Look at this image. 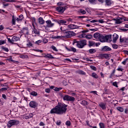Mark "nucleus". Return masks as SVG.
I'll return each instance as SVG.
<instances>
[{"mask_svg":"<svg viewBox=\"0 0 128 128\" xmlns=\"http://www.w3.org/2000/svg\"><path fill=\"white\" fill-rule=\"evenodd\" d=\"M66 126H70V120L66 121Z\"/></svg>","mask_w":128,"mask_h":128,"instance_id":"obj_51","label":"nucleus"},{"mask_svg":"<svg viewBox=\"0 0 128 128\" xmlns=\"http://www.w3.org/2000/svg\"><path fill=\"white\" fill-rule=\"evenodd\" d=\"M122 20H124L123 18L118 17L117 18L113 19V20H114L116 24H122Z\"/></svg>","mask_w":128,"mask_h":128,"instance_id":"obj_11","label":"nucleus"},{"mask_svg":"<svg viewBox=\"0 0 128 128\" xmlns=\"http://www.w3.org/2000/svg\"><path fill=\"white\" fill-rule=\"evenodd\" d=\"M58 24H66V20H60L58 22Z\"/></svg>","mask_w":128,"mask_h":128,"instance_id":"obj_38","label":"nucleus"},{"mask_svg":"<svg viewBox=\"0 0 128 128\" xmlns=\"http://www.w3.org/2000/svg\"><path fill=\"white\" fill-rule=\"evenodd\" d=\"M82 104H83V106H88V102H86V100H82L81 102Z\"/></svg>","mask_w":128,"mask_h":128,"instance_id":"obj_32","label":"nucleus"},{"mask_svg":"<svg viewBox=\"0 0 128 128\" xmlns=\"http://www.w3.org/2000/svg\"><path fill=\"white\" fill-rule=\"evenodd\" d=\"M6 42V40H0V46L4 44Z\"/></svg>","mask_w":128,"mask_h":128,"instance_id":"obj_36","label":"nucleus"},{"mask_svg":"<svg viewBox=\"0 0 128 128\" xmlns=\"http://www.w3.org/2000/svg\"><path fill=\"white\" fill-rule=\"evenodd\" d=\"M124 42L125 44H128V38H125V40Z\"/></svg>","mask_w":128,"mask_h":128,"instance_id":"obj_63","label":"nucleus"},{"mask_svg":"<svg viewBox=\"0 0 128 128\" xmlns=\"http://www.w3.org/2000/svg\"><path fill=\"white\" fill-rule=\"evenodd\" d=\"M112 85H113L114 86H116V88H118V83H116V82H114L112 83Z\"/></svg>","mask_w":128,"mask_h":128,"instance_id":"obj_60","label":"nucleus"},{"mask_svg":"<svg viewBox=\"0 0 128 128\" xmlns=\"http://www.w3.org/2000/svg\"><path fill=\"white\" fill-rule=\"evenodd\" d=\"M20 58H28V56L26 55H21L20 56Z\"/></svg>","mask_w":128,"mask_h":128,"instance_id":"obj_53","label":"nucleus"},{"mask_svg":"<svg viewBox=\"0 0 128 128\" xmlns=\"http://www.w3.org/2000/svg\"><path fill=\"white\" fill-rule=\"evenodd\" d=\"M45 92H47L48 94H50V88H46L45 90Z\"/></svg>","mask_w":128,"mask_h":128,"instance_id":"obj_58","label":"nucleus"},{"mask_svg":"<svg viewBox=\"0 0 128 128\" xmlns=\"http://www.w3.org/2000/svg\"><path fill=\"white\" fill-rule=\"evenodd\" d=\"M128 58H126L122 62V64L126 65V62L128 61Z\"/></svg>","mask_w":128,"mask_h":128,"instance_id":"obj_55","label":"nucleus"},{"mask_svg":"<svg viewBox=\"0 0 128 128\" xmlns=\"http://www.w3.org/2000/svg\"><path fill=\"white\" fill-rule=\"evenodd\" d=\"M20 39L19 38V37H18L16 36H14L12 38V40L14 42H18V40H20Z\"/></svg>","mask_w":128,"mask_h":128,"instance_id":"obj_18","label":"nucleus"},{"mask_svg":"<svg viewBox=\"0 0 128 128\" xmlns=\"http://www.w3.org/2000/svg\"><path fill=\"white\" fill-rule=\"evenodd\" d=\"M47 28H52L54 26V23L52 22L50 20H48L46 21Z\"/></svg>","mask_w":128,"mask_h":128,"instance_id":"obj_12","label":"nucleus"},{"mask_svg":"<svg viewBox=\"0 0 128 128\" xmlns=\"http://www.w3.org/2000/svg\"><path fill=\"white\" fill-rule=\"evenodd\" d=\"M110 58L108 54H104V58L108 59Z\"/></svg>","mask_w":128,"mask_h":128,"instance_id":"obj_41","label":"nucleus"},{"mask_svg":"<svg viewBox=\"0 0 128 128\" xmlns=\"http://www.w3.org/2000/svg\"><path fill=\"white\" fill-rule=\"evenodd\" d=\"M68 8L66 6H58L56 8V10L59 14H64V12Z\"/></svg>","mask_w":128,"mask_h":128,"instance_id":"obj_7","label":"nucleus"},{"mask_svg":"<svg viewBox=\"0 0 128 128\" xmlns=\"http://www.w3.org/2000/svg\"><path fill=\"white\" fill-rule=\"evenodd\" d=\"M97 21L98 22H100V24H104V21L103 20H100Z\"/></svg>","mask_w":128,"mask_h":128,"instance_id":"obj_62","label":"nucleus"},{"mask_svg":"<svg viewBox=\"0 0 128 128\" xmlns=\"http://www.w3.org/2000/svg\"><path fill=\"white\" fill-rule=\"evenodd\" d=\"M26 46H28V48H30V46H32V44L30 42H29L26 44Z\"/></svg>","mask_w":128,"mask_h":128,"instance_id":"obj_54","label":"nucleus"},{"mask_svg":"<svg viewBox=\"0 0 128 128\" xmlns=\"http://www.w3.org/2000/svg\"><path fill=\"white\" fill-rule=\"evenodd\" d=\"M12 24H14V26L16 24V18H14V16H13L12 18Z\"/></svg>","mask_w":128,"mask_h":128,"instance_id":"obj_33","label":"nucleus"},{"mask_svg":"<svg viewBox=\"0 0 128 128\" xmlns=\"http://www.w3.org/2000/svg\"><path fill=\"white\" fill-rule=\"evenodd\" d=\"M6 90H8V88H0V92H4Z\"/></svg>","mask_w":128,"mask_h":128,"instance_id":"obj_47","label":"nucleus"},{"mask_svg":"<svg viewBox=\"0 0 128 128\" xmlns=\"http://www.w3.org/2000/svg\"><path fill=\"white\" fill-rule=\"evenodd\" d=\"M76 73L78 74H83V75L86 74V72L82 71V70H78L76 72Z\"/></svg>","mask_w":128,"mask_h":128,"instance_id":"obj_25","label":"nucleus"},{"mask_svg":"<svg viewBox=\"0 0 128 128\" xmlns=\"http://www.w3.org/2000/svg\"><path fill=\"white\" fill-rule=\"evenodd\" d=\"M87 42L86 40H81L78 42L76 44V46L78 48H84L86 46L87 44Z\"/></svg>","mask_w":128,"mask_h":128,"instance_id":"obj_4","label":"nucleus"},{"mask_svg":"<svg viewBox=\"0 0 128 128\" xmlns=\"http://www.w3.org/2000/svg\"><path fill=\"white\" fill-rule=\"evenodd\" d=\"M21 32L22 34H28V28H24L22 30H21Z\"/></svg>","mask_w":128,"mask_h":128,"instance_id":"obj_13","label":"nucleus"},{"mask_svg":"<svg viewBox=\"0 0 128 128\" xmlns=\"http://www.w3.org/2000/svg\"><path fill=\"white\" fill-rule=\"evenodd\" d=\"M68 28H69L70 30H76L78 28H80V26H77L74 24H70L68 26Z\"/></svg>","mask_w":128,"mask_h":128,"instance_id":"obj_10","label":"nucleus"},{"mask_svg":"<svg viewBox=\"0 0 128 128\" xmlns=\"http://www.w3.org/2000/svg\"><path fill=\"white\" fill-rule=\"evenodd\" d=\"M2 50H5V52H8V48H6L4 46H2Z\"/></svg>","mask_w":128,"mask_h":128,"instance_id":"obj_46","label":"nucleus"},{"mask_svg":"<svg viewBox=\"0 0 128 128\" xmlns=\"http://www.w3.org/2000/svg\"><path fill=\"white\" fill-rule=\"evenodd\" d=\"M99 126L100 128H104V123H100Z\"/></svg>","mask_w":128,"mask_h":128,"instance_id":"obj_44","label":"nucleus"},{"mask_svg":"<svg viewBox=\"0 0 128 128\" xmlns=\"http://www.w3.org/2000/svg\"><path fill=\"white\" fill-rule=\"evenodd\" d=\"M86 21L87 22H92L93 24H94V22H98V20H92L90 19H87Z\"/></svg>","mask_w":128,"mask_h":128,"instance_id":"obj_29","label":"nucleus"},{"mask_svg":"<svg viewBox=\"0 0 128 128\" xmlns=\"http://www.w3.org/2000/svg\"><path fill=\"white\" fill-rule=\"evenodd\" d=\"M42 42H44V44H48V40L46 38H44L43 39Z\"/></svg>","mask_w":128,"mask_h":128,"instance_id":"obj_48","label":"nucleus"},{"mask_svg":"<svg viewBox=\"0 0 128 128\" xmlns=\"http://www.w3.org/2000/svg\"><path fill=\"white\" fill-rule=\"evenodd\" d=\"M38 22L40 24H44V18L40 17L38 18Z\"/></svg>","mask_w":128,"mask_h":128,"instance_id":"obj_21","label":"nucleus"},{"mask_svg":"<svg viewBox=\"0 0 128 128\" xmlns=\"http://www.w3.org/2000/svg\"><path fill=\"white\" fill-rule=\"evenodd\" d=\"M68 105L64 103L58 102L54 108L50 111V114H64L66 112Z\"/></svg>","mask_w":128,"mask_h":128,"instance_id":"obj_1","label":"nucleus"},{"mask_svg":"<svg viewBox=\"0 0 128 128\" xmlns=\"http://www.w3.org/2000/svg\"><path fill=\"white\" fill-rule=\"evenodd\" d=\"M78 12L79 14H86V12L82 9L80 10Z\"/></svg>","mask_w":128,"mask_h":128,"instance_id":"obj_26","label":"nucleus"},{"mask_svg":"<svg viewBox=\"0 0 128 128\" xmlns=\"http://www.w3.org/2000/svg\"><path fill=\"white\" fill-rule=\"evenodd\" d=\"M98 58H104V54H100L98 56Z\"/></svg>","mask_w":128,"mask_h":128,"instance_id":"obj_52","label":"nucleus"},{"mask_svg":"<svg viewBox=\"0 0 128 128\" xmlns=\"http://www.w3.org/2000/svg\"><path fill=\"white\" fill-rule=\"evenodd\" d=\"M92 35L90 34L88 35H86V38H88V40H90V38H92Z\"/></svg>","mask_w":128,"mask_h":128,"instance_id":"obj_37","label":"nucleus"},{"mask_svg":"<svg viewBox=\"0 0 128 128\" xmlns=\"http://www.w3.org/2000/svg\"><path fill=\"white\" fill-rule=\"evenodd\" d=\"M92 78H98V74L94 72L92 73Z\"/></svg>","mask_w":128,"mask_h":128,"instance_id":"obj_31","label":"nucleus"},{"mask_svg":"<svg viewBox=\"0 0 128 128\" xmlns=\"http://www.w3.org/2000/svg\"><path fill=\"white\" fill-rule=\"evenodd\" d=\"M52 48L53 50H54V52H58V49L56 48V46H52Z\"/></svg>","mask_w":128,"mask_h":128,"instance_id":"obj_39","label":"nucleus"},{"mask_svg":"<svg viewBox=\"0 0 128 128\" xmlns=\"http://www.w3.org/2000/svg\"><path fill=\"white\" fill-rule=\"evenodd\" d=\"M90 54H94V52H96V49H90L88 50Z\"/></svg>","mask_w":128,"mask_h":128,"instance_id":"obj_27","label":"nucleus"},{"mask_svg":"<svg viewBox=\"0 0 128 128\" xmlns=\"http://www.w3.org/2000/svg\"><path fill=\"white\" fill-rule=\"evenodd\" d=\"M106 104L104 103V102H100L99 104V106L102 108V110H106Z\"/></svg>","mask_w":128,"mask_h":128,"instance_id":"obj_17","label":"nucleus"},{"mask_svg":"<svg viewBox=\"0 0 128 128\" xmlns=\"http://www.w3.org/2000/svg\"><path fill=\"white\" fill-rule=\"evenodd\" d=\"M62 88H56L54 89V90H55V92H59L60 90H62Z\"/></svg>","mask_w":128,"mask_h":128,"instance_id":"obj_49","label":"nucleus"},{"mask_svg":"<svg viewBox=\"0 0 128 128\" xmlns=\"http://www.w3.org/2000/svg\"><path fill=\"white\" fill-rule=\"evenodd\" d=\"M32 32H34L35 34H38L40 35V31H38L36 28H34L32 30Z\"/></svg>","mask_w":128,"mask_h":128,"instance_id":"obj_30","label":"nucleus"},{"mask_svg":"<svg viewBox=\"0 0 128 128\" xmlns=\"http://www.w3.org/2000/svg\"><path fill=\"white\" fill-rule=\"evenodd\" d=\"M117 110H118L119 112H124V108L122 107H118L116 108Z\"/></svg>","mask_w":128,"mask_h":128,"instance_id":"obj_35","label":"nucleus"},{"mask_svg":"<svg viewBox=\"0 0 128 128\" xmlns=\"http://www.w3.org/2000/svg\"><path fill=\"white\" fill-rule=\"evenodd\" d=\"M80 38H86V34L83 33L82 34H81V35L80 36Z\"/></svg>","mask_w":128,"mask_h":128,"instance_id":"obj_34","label":"nucleus"},{"mask_svg":"<svg viewBox=\"0 0 128 128\" xmlns=\"http://www.w3.org/2000/svg\"><path fill=\"white\" fill-rule=\"evenodd\" d=\"M112 46L113 48L116 50V48H118V45H116V44H113L112 45Z\"/></svg>","mask_w":128,"mask_h":128,"instance_id":"obj_45","label":"nucleus"},{"mask_svg":"<svg viewBox=\"0 0 128 128\" xmlns=\"http://www.w3.org/2000/svg\"><path fill=\"white\" fill-rule=\"evenodd\" d=\"M22 20H24V15L22 14L19 16L18 18H16L18 22H22Z\"/></svg>","mask_w":128,"mask_h":128,"instance_id":"obj_20","label":"nucleus"},{"mask_svg":"<svg viewBox=\"0 0 128 128\" xmlns=\"http://www.w3.org/2000/svg\"><path fill=\"white\" fill-rule=\"evenodd\" d=\"M39 126H45V124H44V122H41L39 124Z\"/></svg>","mask_w":128,"mask_h":128,"instance_id":"obj_59","label":"nucleus"},{"mask_svg":"<svg viewBox=\"0 0 128 128\" xmlns=\"http://www.w3.org/2000/svg\"><path fill=\"white\" fill-rule=\"evenodd\" d=\"M30 94L31 96H38V92H34V91H32L30 93Z\"/></svg>","mask_w":128,"mask_h":128,"instance_id":"obj_28","label":"nucleus"},{"mask_svg":"<svg viewBox=\"0 0 128 128\" xmlns=\"http://www.w3.org/2000/svg\"><path fill=\"white\" fill-rule=\"evenodd\" d=\"M20 124V121L16 120H10L7 124L8 128H12L14 126H18Z\"/></svg>","mask_w":128,"mask_h":128,"instance_id":"obj_3","label":"nucleus"},{"mask_svg":"<svg viewBox=\"0 0 128 128\" xmlns=\"http://www.w3.org/2000/svg\"><path fill=\"white\" fill-rule=\"evenodd\" d=\"M64 100H66L67 102H74L76 100V98L74 96H70L67 94H65L62 98Z\"/></svg>","mask_w":128,"mask_h":128,"instance_id":"obj_5","label":"nucleus"},{"mask_svg":"<svg viewBox=\"0 0 128 128\" xmlns=\"http://www.w3.org/2000/svg\"><path fill=\"white\" fill-rule=\"evenodd\" d=\"M2 98H3L4 100H6V96L5 94H2Z\"/></svg>","mask_w":128,"mask_h":128,"instance_id":"obj_64","label":"nucleus"},{"mask_svg":"<svg viewBox=\"0 0 128 128\" xmlns=\"http://www.w3.org/2000/svg\"><path fill=\"white\" fill-rule=\"evenodd\" d=\"M105 2L106 6H111L112 4V0H106Z\"/></svg>","mask_w":128,"mask_h":128,"instance_id":"obj_22","label":"nucleus"},{"mask_svg":"<svg viewBox=\"0 0 128 128\" xmlns=\"http://www.w3.org/2000/svg\"><path fill=\"white\" fill-rule=\"evenodd\" d=\"M64 38H70L74 36H76V33L74 31H65L64 32Z\"/></svg>","mask_w":128,"mask_h":128,"instance_id":"obj_6","label":"nucleus"},{"mask_svg":"<svg viewBox=\"0 0 128 128\" xmlns=\"http://www.w3.org/2000/svg\"><path fill=\"white\" fill-rule=\"evenodd\" d=\"M29 106L30 108H38V104L35 101H31L29 103Z\"/></svg>","mask_w":128,"mask_h":128,"instance_id":"obj_9","label":"nucleus"},{"mask_svg":"<svg viewBox=\"0 0 128 128\" xmlns=\"http://www.w3.org/2000/svg\"><path fill=\"white\" fill-rule=\"evenodd\" d=\"M90 68H92V70H96V67L94 66H90Z\"/></svg>","mask_w":128,"mask_h":128,"instance_id":"obj_56","label":"nucleus"},{"mask_svg":"<svg viewBox=\"0 0 128 128\" xmlns=\"http://www.w3.org/2000/svg\"><path fill=\"white\" fill-rule=\"evenodd\" d=\"M52 38H54V40H58L60 38H64V36H54L52 37Z\"/></svg>","mask_w":128,"mask_h":128,"instance_id":"obj_19","label":"nucleus"},{"mask_svg":"<svg viewBox=\"0 0 128 128\" xmlns=\"http://www.w3.org/2000/svg\"><path fill=\"white\" fill-rule=\"evenodd\" d=\"M100 42H110L112 40V34L102 35Z\"/></svg>","mask_w":128,"mask_h":128,"instance_id":"obj_2","label":"nucleus"},{"mask_svg":"<svg viewBox=\"0 0 128 128\" xmlns=\"http://www.w3.org/2000/svg\"><path fill=\"white\" fill-rule=\"evenodd\" d=\"M65 48L68 52H76V49L74 47H70V48H68L66 46Z\"/></svg>","mask_w":128,"mask_h":128,"instance_id":"obj_14","label":"nucleus"},{"mask_svg":"<svg viewBox=\"0 0 128 128\" xmlns=\"http://www.w3.org/2000/svg\"><path fill=\"white\" fill-rule=\"evenodd\" d=\"M90 32L89 30H84L81 31L82 34H86V32Z\"/></svg>","mask_w":128,"mask_h":128,"instance_id":"obj_42","label":"nucleus"},{"mask_svg":"<svg viewBox=\"0 0 128 128\" xmlns=\"http://www.w3.org/2000/svg\"><path fill=\"white\" fill-rule=\"evenodd\" d=\"M102 52H108L112 50V48L108 46H104L102 48Z\"/></svg>","mask_w":128,"mask_h":128,"instance_id":"obj_15","label":"nucleus"},{"mask_svg":"<svg viewBox=\"0 0 128 128\" xmlns=\"http://www.w3.org/2000/svg\"><path fill=\"white\" fill-rule=\"evenodd\" d=\"M66 20L70 22H72V18H68V19Z\"/></svg>","mask_w":128,"mask_h":128,"instance_id":"obj_61","label":"nucleus"},{"mask_svg":"<svg viewBox=\"0 0 128 128\" xmlns=\"http://www.w3.org/2000/svg\"><path fill=\"white\" fill-rule=\"evenodd\" d=\"M126 40V38H122V37H120V42H124V40Z\"/></svg>","mask_w":128,"mask_h":128,"instance_id":"obj_40","label":"nucleus"},{"mask_svg":"<svg viewBox=\"0 0 128 128\" xmlns=\"http://www.w3.org/2000/svg\"><path fill=\"white\" fill-rule=\"evenodd\" d=\"M118 35L116 34H113V42H116V40H118Z\"/></svg>","mask_w":128,"mask_h":128,"instance_id":"obj_16","label":"nucleus"},{"mask_svg":"<svg viewBox=\"0 0 128 128\" xmlns=\"http://www.w3.org/2000/svg\"><path fill=\"white\" fill-rule=\"evenodd\" d=\"M88 46L90 48H91V46H94V42L92 40L88 41Z\"/></svg>","mask_w":128,"mask_h":128,"instance_id":"obj_23","label":"nucleus"},{"mask_svg":"<svg viewBox=\"0 0 128 128\" xmlns=\"http://www.w3.org/2000/svg\"><path fill=\"white\" fill-rule=\"evenodd\" d=\"M7 40L8 42H10V44H14L12 38L11 40L10 38H7Z\"/></svg>","mask_w":128,"mask_h":128,"instance_id":"obj_50","label":"nucleus"},{"mask_svg":"<svg viewBox=\"0 0 128 128\" xmlns=\"http://www.w3.org/2000/svg\"><path fill=\"white\" fill-rule=\"evenodd\" d=\"M4 2H14V0H3Z\"/></svg>","mask_w":128,"mask_h":128,"instance_id":"obj_43","label":"nucleus"},{"mask_svg":"<svg viewBox=\"0 0 128 128\" xmlns=\"http://www.w3.org/2000/svg\"><path fill=\"white\" fill-rule=\"evenodd\" d=\"M56 124H57V126H60V124H62V122L60 120H58L56 122Z\"/></svg>","mask_w":128,"mask_h":128,"instance_id":"obj_57","label":"nucleus"},{"mask_svg":"<svg viewBox=\"0 0 128 128\" xmlns=\"http://www.w3.org/2000/svg\"><path fill=\"white\" fill-rule=\"evenodd\" d=\"M102 37V34H100L98 32H96L94 34V38L96 40H99V42H101Z\"/></svg>","mask_w":128,"mask_h":128,"instance_id":"obj_8","label":"nucleus"},{"mask_svg":"<svg viewBox=\"0 0 128 128\" xmlns=\"http://www.w3.org/2000/svg\"><path fill=\"white\" fill-rule=\"evenodd\" d=\"M44 58H54V56H52V55L50 54H47L45 55Z\"/></svg>","mask_w":128,"mask_h":128,"instance_id":"obj_24","label":"nucleus"}]
</instances>
